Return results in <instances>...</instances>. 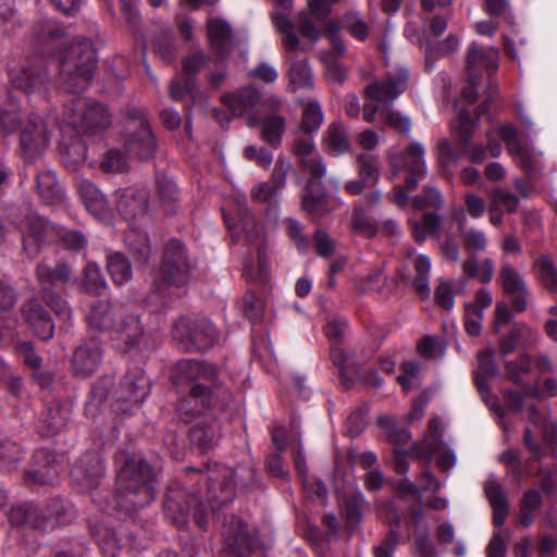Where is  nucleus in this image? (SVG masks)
I'll use <instances>...</instances> for the list:
<instances>
[{
  "label": "nucleus",
  "instance_id": "1",
  "mask_svg": "<svg viewBox=\"0 0 557 557\" xmlns=\"http://www.w3.org/2000/svg\"><path fill=\"white\" fill-rule=\"evenodd\" d=\"M171 377L178 393H187L177 403V417L186 424L193 423L190 442L200 454H206L215 443L218 430L208 410L224 408L231 393L220 381L218 369L202 361L180 360L173 367Z\"/></svg>",
  "mask_w": 557,
  "mask_h": 557
},
{
  "label": "nucleus",
  "instance_id": "2",
  "mask_svg": "<svg viewBox=\"0 0 557 557\" xmlns=\"http://www.w3.org/2000/svg\"><path fill=\"white\" fill-rule=\"evenodd\" d=\"M408 78L407 69L399 67L388 72L385 79L368 85L364 88L363 120L374 123L379 119L382 124L408 134L411 129L410 119L393 110L395 99L407 89Z\"/></svg>",
  "mask_w": 557,
  "mask_h": 557
},
{
  "label": "nucleus",
  "instance_id": "3",
  "mask_svg": "<svg viewBox=\"0 0 557 557\" xmlns=\"http://www.w3.org/2000/svg\"><path fill=\"white\" fill-rule=\"evenodd\" d=\"M156 473L145 460L128 459L116 476V507L126 513L149 505L154 498Z\"/></svg>",
  "mask_w": 557,
  "mask_h": 557
},
{
  "label": "nucleus",
  "instance_id": "4",
  "mask_svg": "<svg viewBox=\"0 0 557 557\" xmlns=\"http://www.w3.org/2000/svg\"><path fill=\"white\" fill-rule=\"evenodd\" d=\"M97 63L90 39H74L64 51L60 64V79L71 92L84 90L92 78Z\"/></svg>",
  "mask_w": 557,
  "mask_h": 557
},
{
  "label": "nucleus",
  "instance_id": "5",
  "mask_svg": "<svg viewBox=\"0 0 557 557\" xmlns=\"http://www.w3.org/2000/svg\"><path fill=\"white\" fill-rule=\"evenodd\" d=\"M67 513L66 505L61 499L55 498L45 507H38L33 503L21 504L12 508L10 521L15 525H30L35 529L49 531L67 523L70 521Z\"/></svg>",
  "mask_w": 557,
  "mask_h": 557
},
{
  "label": "nucleus",
  "instance_id": "6",
  "mask_svg": "<svg viewBox=\"0 0 557 557\" xmlns=\"http://www.w3.org/2000/svg\"><path fill=\"white\" fill-rule=\"evenodd\" d=\"M190 269L185 245L176 239L169 242L161 268L153 277L154 288L162 290L170 286H184L189 281Z\"/></svg>",
  "mask_w": 557,
  "mask_h": 557
},
{
  "label": "nucleus",
  "instance_id": "7",
  "mask_svg": "<svg viewBox=\"0 0 557 557\" xmlns=\"http://www.w3.org/2000/svg\"><path fill=\"white\" fill-rule=\"evenodd\" d=\"M173 338L185 351H200L214 345L218 332L207 318H182L173 325Z\"/></svg>",
  "mask_w": 557,
  "mask_h": 557
},
{
  "label": "nucleus",
  "instance_id": "8",
  "mask_svg": "<svg viewBox=\"0 0 557 557\" xmlns=\"http://www.w3.org/2000/svg\"><path fill=\"white\" fill-rule=\"evenodd\" d=\"M111 123L108 109L97 101L76 99L64 110L63 126L79 133H94L107 128Z\"/></svg>",
  "mask_w": 557,
  "mask_h": 557
},
{
  "label": "nucleus",
  "instance_id": "9",
  "mask_svg": "<svg viewBox=\"0 0 557 557\" xmlns=\"http://www.w3.org/2000/svg\"><path fill=\"white\" fill-rule=\"evenodd\" d=\"M16 224L22 234L23 249L30 257L36 256L44 245L53 240L58 232V225L50 224L32 210L16 221Z\"/></svg>",
  "mask_w": 557,
  "mask_h": 557
},
{
  "label": "nucleus",
  "instance_id": "10",
  "mask_svg": "<svg viewBox=\"0 0 557 557\" xmlns=\"http://www.w3.org/2000/svg\"><path fill=\"white\" fill-rule=\"evenodd\" d=\"M133 122L128 126L129 135L125 140V147L129 154L139 160H147L153 157L157 143L150 129L148 121L140 110H133Z\"/></svg>",
  "mask_w": 557,
  "mask_h": 557
},
{
  "label": "nucleus",
  "instance_id": "11",
  "mask_svg": "<svg viewBox=\"0 0 557 557\" xmlns=\"http://www.w3.org/2000/svg\"><path fill=\"white\" fill-rule=\"evenodd\" d=\"M208 500L211 510L214 511L216 504L224 506L231 503L235 496V472L223 465H214L207 472Z\"/></svg>",
  "mask_w": 557,
  "mask_h": 557
},
{
  "label": "nucleus",
  "instance_id": "12",
  "mask_svg": "<svg viewBox=\"0 0 557 557\" xmlns=\"http://www.w3.org/2000/svg\"><path fill=\"white\" fill-rule=\"evenodd\" d=\"M144 335L145 329L139 314L131 312L126 308H124L110 334L114 347L122 351L138 348Z\"/></svg>",
  "mask_w": 557,
  "mask_h": 557
},
{
  "label": "nucleus",
  "instance_id": "13",
  "mask_svg": "<svg viewBox=\"0 0 557 557\" xmlns=\"http://www.w3.org/2000/svg\"><path fill=\"white\" fill-rule=\"evenodd\" d=\"M264 98H261L258 90L252 87H243L237 92L226 94L221 97V101L226 106L235 116H246L250 127L259 123L258 113H262L265 108L262 107Z\"/></svg>",
  "mask_w": 557,
  "mask_h": 557
},
{
  "label": "nucleus",
  "instance_id": "14",
  "mask_svg": "<svg viewBox=\"0 0 557 557\" xmlns=\"http://www.w3.org/2000/svg\"><path fill=\"white\" fill-rule=\"evenodd\" d=\"M183 496L184 494L181 491H171L168 493L163 504L165 516L172 522L181 525L187 521L189 511L191 507H194L195 522L200 529L207 530L209 524L208 513H202L201 505L199 504L198 497L194 495L190 497L188 502H185L183 504Z\"/></svg>",
  "mask_w": 557,
  "mask_h": 557
},
{
  "label": "nucleus",
  "instance_id": "15",
  "mask_svg": "<svg viewBox=\"0 0 557 557\" xmlns=\"http://www.w3.org/2000/svg\"><path fill=\"white\" fill-rule=\"evenodd\" d=\"M424 154L425 150L422 144L414 141L404 150L399 162L395 161V166L407 172L405 184L408 190H414L419 182L428 174Z\"/></svg>",
  "mask_w": 557,
  "mask_h": 557
},
{
  "label": "nucleus",
  "instance_id": "16",
  "mask_svg": "<svg viewBox=\"0 0 557 557\" xmlns=\"http://www.w3.org/2000/svg\"><path fill=\"white\" fill-rule=\"evenodd\" d=\"M21 148L27 161H34L40 156L48 144L46 124L35 114H32L21 132Z\"/></svg>",
  "mask_w": 557,
  "mask_h": 557
},
{
  "label": "nucleus",
  "instance_id": "17",
  "mask_svg": "<svg viewBox=\"0 0 557 557\" xmlns=\"http://www.w3.org/2000/svg\"><path fill=\"white\" fill-rule=\"evenodd\" d=\"M150 392V382L140 368L127 371L119 387L114 391V398L119 403H141Z\"/></svg>",
  "mask_w": 557,
  "mask_h": 557
},
{
  "label": "nucleus",
  "instance_id": "18",
  "mask_svg": "<svg viewBox=\"0 0 557 557\" xmlns=\"http://www.w3.org/2000/svg\"><path fill=\"white\" fill-rule=\"evenodd\" d=\"M282 100L273 95L264 97L262 107L265 110V117L262 123L261 137L272 147H278L282 140V135L285 132V119L277 113L282 108Z\"/></svg>",
  "mask_w": 557,
  "mask_h": 557
},
{
  "label": "nucleus",
  "instance_id": "19",
  "mask_svg": "<svg viewBox=\"0 0 557 557\" xmlns=\"http://www.w3.org/2000/svg\"><path fill=\"white\" fill-rule=\"evenodd\" d=\"M223 537L234 557H244L259 545L258 539L247 530L243 520L233 518L224 525Z\"/></svg>",
  "mask_w": 557,
  "mask_h": 557
},
{
  "label": "nucleus",
  "instance_id": "20",
  "mask_svg": "<svg viewBox=\"0 0 557 557\" xmlns=\"http://www.w3.org/2000/svg\"><path fill=\"white\" fill-rule=\"evenodd\" d=\"M104 475V465L96 451H87L72 467L71 476L83 488H94Z\"/></svg>",
  "mask_w": 557,
  "mask_h": 557
},
{
  "label": "nucleus",
  "instance_id": "21",
  "mask_svg": "<svg viewBox=\"0 0 557 557\" xmlns=\"http://www.w3.org/2000/svg\"><path fill=\"white\" fill-rule=\"evenodd\" d=\"M391 201L400 208L411 205L417 210L434 209L441 210L444 206L442 193L432 185H425L423 194L409 199L405 188L401 185H395L393 193L388 195Z\"/></svg>",
  "mask_w": 557,
  "mask_h": 557
},
{
  "label": "nucleus",
  "instance_id": "22",
  "mask_svg": "<svg viewBox=\"0 0 557 557\" xmlns=\"http://www.w3.org/2000/svg\"><path fill=\"white\" fill-rule=\"evenodd\" d=\"M116 210L121 216L132 223L147 213L148 196L144 189L128 187L115 193Z\"/></svg>",
  "mask_w": 557,
  "mask_h": 557
},
{
  "label": "nucleus",
  "instance_id": "23",
  "mask_svg": "<svg viewBox=\"0 0 557 557\" xmlns=\"http://www.w3.org/2000/svg\"><path fill=\"white\" fill-rule=\"evenodd\" d=\"M101 361V343L98 338H90L75 349L72 358L73 371L77 376H89L98 369Z\"/></svg>",
  "mask_w": 557,
  "mask_h": 557
},
{
  "label": "nucleus",
  "instance_id": "24",
  "mask_svg": "<svg viewBox=\"0 0 557 557\" xmlns=\"http://www.w3.org/2000/svg\"><path fill=\"white\" fill-rule=\"evenodd\" d=\"M275 10L271 13L275 29L282 35L283 46L288 52L295 51L299 39L295 33L294 22L288 17L293 9V0H274Z\"/></svg>",
  "mask_w": 557,
  "mask_h": 557
},
{
  "label": "nucleus",
  "instance_id": "25",
  "mask_svg": "<svg viewBox=\"0 0 557 557\" xmlns=\"http://www.w3.org/2000/svg\"><path fill=\"white\" fill-rule=\"evenodd\" d=\"M26 324L42 341L50 339L54 334V323L50 314L37 299H30L22 308Z\"/></svg>",
  "mask_w": 557,
  "mask_h": 557
},
{
  "label": "nucleus",
  "instance_id": "26",
  "mask_svg": "<svg viewBox=\"0 0 557 557\" xmlns=\"http://www.w3.org/2000/svg\"><path fill=\"white\" fill-rule=\"evenodd\" d=\"M124 307L113 306L110 301L99 300L91 305L87 321L92 330L111 334Z\"/></svg>",
  "mask_w": 557,
  "mask_h": 557
},
{
  "label": "nucleus",
  "instance_id": "27",
  "mask_svg": "<svg viewBox=\"0 0 557 557\" xmlns=\"http://www.w3.org/2000/svg\"><path fill=\"white\" fill-rule=\"evenodd\" d=\"M294 151L299 157L300 165L304 171L310 173L315 178L325 176L326 166L322 157L315 150L313 139L310 135L298 138L295 143Z\"/></svg>",
  "mask_w": 557,
  "mask_h": 557
},
{
  "label": "nucleus",
  "instance_id": "28",
  "mask_svg": "<svg viewBox=\"0 0 557 557\" xmlns=\"http://www.w3.org/2000/svg\"><path fill=\"white\" fill-rule=\"evenodd\" d=\"M499 51L494 47L484 48L479 42H472L467 53L468 74H476L480 69L488 73L495 72L498 67Z\"/></svg>",
  "mask_w": 557,
  "mask_h": 557
},
{
  "label": "nucleus",
  "instance_id": "29",
  "mask_svg": "<svg viewBox=\"0 0 557 557\" xmlns=\"http://www.w3.org/2000/svg\"><path fill=\"white\" fill-rule=\"evenodd\" d=\"M77 191L86 209L100 220L109 216V205L104 195L87 178L77 182Z\"/></svg>",
  "mask_w": 557,
  "mask_h": 557
},
{
  "label": "nucleus",
  "instance_id": "30",
  "mask_svg": "<svg viewBox=\"0 0 557 557\" xmlns=\"http://www.w3.org/2000/svg\"><path fill=\"white\" fill-rule=\"evenodd\" d=\"M500 135L515 161L524 170L530 171L533 168L534 153L520 141L516 127L511 124H505L500 127Z\"/></svg>",
  "mask_w": 557,
  "mask_h": 557
},
{
  "label": "nucleus",
  "instance_id": "31",
  "mask_svg": "<svg viewBox=\"0 0 557 557\" xmlns=\"http://www.w3.org/2000/svg\"><path fill=\"white\" fill-rule=\"evenodd\" d=\"M48 81L47 71L44 67H27L11 73V84L15 89L24 90L26 95L40 92Z\"/></svg>",
  "mask_w": 557,
  "mask_h": 557
},
{
  "label": "nucleus",
  "instance_id": "32",
  "mask_svg": "<svg viewBox=\"0 0 557 557\" xmlns=\"http://www.w3.org/2000/svg\"><path fill=\"white\" fill-rule=\"evenodd\" d=\"M484 491L493 508L494 523L497 527H502L509 513V504L504 487L494 475H491L485 482Z\"/></svg>",
  "mask_w": 557,
  "mask_h": 557
},
{
  "label": "nucleus",
  "instance_id": "33",
  "mask_svg": "<svg viewBox=\"0 0 557 557\" xmlns=\"http://www.w3.org/2000/svg\"><path fill=\"white\" fill-rule=\"evenodd\" d=\"M499 374L498 367L494 360V351L485 349L478 355V369L475 371V384L481 397L488 403L491 389L487 385V379Z\"/></svg>",
  "mask_w": 557,
  "mask_h": 557
},
{
  "label": "nucleus",
  "instance_id": "34",
  "mask_svg": "<svg viewBox=\"0 0 557 557\" xmlns=\"http://www.w3.org/2000/svg\"><path fill=\"white\" fill-rule=\"evenodd\" d=\"M36 187L39 197L47 205H59L65 198L64 191L61 188L57 180V175L52 170L44 169L37 172Z\"/></svg>",
  "mask_w": 557,
  "mask_h": 557
},
{
  "label": "nucleus",
  "instance_id": "35",
  "mask_svg": "<svg viewBox=\"0 0 557 557\" xmlns=\"http://www.w3.org/2000/svg\"><path fill=\"white\" fill-rule=\"evenodd\" d=\"M207 30L212 48L220 55H227L233 48L231 25L222 18H210L207 23Z\"/></svg>",
  "mask_w": 557,
  "mask_h": 557
},
{
  "label": "nucleus",
  "instance_id": "36",
  "mask_svg": "<svg viewBox=\"0 0 557 557\" xmlns=\"http://www.w3.org/2000/svg\"><path fill=\"white\" fill-rule=\"evenodd\" d=\"M67 421L69 410L54 405L41 413L38 428L42 435L53 436L66 426Z\"/></svg>",
  "mask_w": 557,
  "mask_h": 557
},
{
  "label": "nucleus",
  "instance_id": "37",
  "mask_svg": "<svg viewBox=\"0 0 557 557\" xmlns=\"http://www.w3.org/2000/svg\"><path fill=\"white\" fill-rule=\"evenodd\" d=\"M20 126V113L15 96L11 91L0 95V128L5 133L14 132Z\"/></svg>",
  "mask_w": 557,
  "mask_h": 557
},
{
  "label": "nucleus",
  "instance_id": "38",
  "mask_svg": "<svg viewBox=\"0 0 557 557\" xmlns=\"http://www.w3.org/2000/svg\"><path fill=\"white\" fill-rule=\"evenodd\" d=\"M541 506V493L534 488L525 491L520 502L517 523L525 529L530 528Z\"/></svg>",
  "mask_w": 557,
  "mask_h": 557
},
{
  "label": "nucleus",
  "instance_id": "39",
  "mask_svg": "<svg viewBox=\"0 0 557 557\" xmlns=\"http://www.w3.org/2000/svg\"><path fill=\"white\" fill-rule=\"evenodd\" d=\"M36 275L41 284H66L72 276V268L66 262H59L53 268L46 263H39L36 268Z\"/></svg>",
  "mask_w": 557,
  "mask_h": 557
},
{
  "label": "nucleus",
  "instance_id": "40",
  "mask_svg": "<svg viewBox=\"0 0 557 557\" xmlns=\"http://www.w3.org/2000/svg\"><path fill=\"white\" fill-rule=\"evenodd\" d=\"M324 143L327 151L333 156L346 152L350 141L345 125L341 122L332 123L325 133Z\"/></svg>",
  "mask_w": 557,
  "mask_h": 557
},
{
  "label": "nucleus",
  "instance_id": "41",
  "mask_svg": "<svg viewBox=\"0 0 557 557\" xmlns=\"http://www.w3.org/2000/svg\"><path fill=\"white\" fill-rule=\"evenodd\" d=\"M301 207L314 221H320L330 212L326 207L325 194L320 191L313 193L312 181L308 183L307 190L302 196Z\"/></svg>",
  "mask_w": 557,
  "mask_h": 557
},
{
  "label": "nucleus",
  "instance_id": "42",
  "mask_svg": "<svg viewBox=\"0 0 557 557\" xmlns=\"http://www.w3.org/2000/svg\"><path fill=\"white\" fill-rule=\"evenodd\" d=\"M461 267L467 278H478L482 283H490L494 276L495 264L491 258H485L480 263L475 257H470L462 262Z\"/></svg>",
  "mask_w": 557,
  "mask_h": 557
},
{
  "label": "nucleus",
  "instance_id": "43",
  "mask_svg": "<svg viewBox=\"0 0 557 557\" xmlns=\"http://www.w3.org/2000/svg\"><path fill=\"white\" fill-rule=\"evenodd\" d=\"M48 454L45 450H38L34 455L36 463H39L40 461H44L42 465H40L38 468L29 467L26 470V475L29 479L30 482L35 484H49L52 483L55 479L58 472L53 465L49 463L47 461Z\"/></svg>",
  "mask_w": 557,
  "mask_h": 557
},
{
  "label": "nucleus",
  "instance_id": "44",
  "mask_svg": "<svg viewBox=\"0 0 557 557\" xmlns=\"http://www.w3.org/2000/svg\"><path fill=\"white\" fill-rule=\"evenodd\" d=\"M459 44L460 40L455 34H449L444 40L441 41H434L430 39L425 40L426 69L430 70L433 66V63H429L431 58L438 59L447 57L458 49Z\"/></svg>",
  "mask_w": 557,
  "mask_h": 557
},
{
  "label": "nucleus",
  "instance_id": "45",
  "mask_svg": "<svg viewBox=\"0 0 557 557\" xmlns=\"http://www.w3.org/2000/svg\"><path fill=\"white\" fill-rule=\"evenodd\" d=\"M125 243L129 250L137 255L141 261H147L149 259L151 249L148 234L145 231L129 225L125 235Z\"/></svg>",
  "mask_w": 557,
  "mask_h": 557
},
{
  "label": "nucleus",
  "instance_id": "46",
  "mask_svg": "<svg viewBox=\"0 0 557 557\" xmlns=\"http://www.w3.org/2000/svg\"><path fill=\"white\" fill-rule=\"evenodd\" d=\"M499 283L504 292L509 295L525 293L528 288L521 274L509 262L503 263L499 272Z\"/></svg>",
  "mask_w": 557,
  "mask_h": 557
},
{
  "label": "nucleus",
  "instance_id": "47",
  "mask_svg": "<svg viewBox=\"0 0 557 557\" xmlns=\"http://www.w3.org/2000/svg\"><path fill=\"white\" fill-rule=\"evenodd\" d=\"M414 269L416 276L413 278L412 285L417 293L422 298H428L430 296L431 289L429 286V278L431 272V260L425 255H420L414 260Z\"/></svg>",
  "mask_w": 557,
  "mask_h": 557
},
{
  "label": "nucleus",
  "instance_id": "48",
  "mask_svg": "<svg viewBox=\"0 0 557 557\" xmlns=\"http://www.w3.org/2000/svg\"><path fill=\"white\" fill-rule=\"evenodd\" d=\"M108 271L117 285H123L132 278V268L129 261L119 252L108 256Z\"/></svg>",
  "mask_w": 557,
  "mask_h": 557
},
{
  "label": "nucleus",
  "instance_id": "49",
  "mask_svg": "<svg viewBox=\"0 0 557 557\" xmlns=\"http://www.w3.org/2000/svg\"><path fill=\"white\" fill-rule=\"evenodd\" d=\"M323 122V113L318 101L306 103L300 123V131L306 135L317 132Z\"/></svg>",
  "mask_w": 557,
  "mask_h": 557
},
{
  "label": "nucleus",
  "instance_id": "50",
  "mask_svg": "<svg viewBox=\"0 0 557 557\" xmlns=\"http://www.w3.org/2000/svg\"><path fill=\"white\" fill-rule=\"evenodd\" d=\"M244 275L250 281H265L269 276V265L265 252L259 248L256 259L246 260L244 263Z\"/></svg>",
  "mask_w": 557,
  "mask_h": 557
},
{
  "label": "nucleus",
  "instance_id": "51",
  "mask_svg": "<svg viewBox=\"0 0 557 557\" xmlns=\"http://www.w3.org/2000/svg\"><path fill=\"white\" fill-rule=\"evenodd\" d=\"M411 231L417 242H424L426 233H436L441 227V218L436 213H426L421 222L410 221Z\"/></svg>",
  "mask_w": 557,
  "mask_h": 557
},
{
  "label": "nucleus",
  "instance_id": "52",
  "mask_svg": "<svg viewBox=\"0 0 557 557\" xmlns=\"http://www.w3.org/2000/svg\"><path fill=\"white\" fill-rule=\"evenodd\" d=\"M33 33L39 41L58 40L65 35V28L54 20H41L35 24Z\"/></svg>",
  "mask_w": 557,
  "mask_h": 557
},
{
  "label": "nucleus",
  "instance_id": "53",
  "mask_svg": "<svg viewBox=\"0 0 557 557\" xmlns=\"http://www.w3.org/2000/svg\"><path fill=\"white\" fill-rule=\"evenodd\" d=\"M535 267L539 270V275L544 286L553 292H557V270L553 260L548 256H540L536 259Z\"/></svg>",
  "mask_w": 557,
  "mask_h": 557
},
{
  "label": "nucleus",
  "instance_id": "54",
  "mask_svg": "<svg viewBox=\"0 0 557 557\" xmlns=\"http://www.w3.org/2000/svg\"><path fill=\"white\" fill-rule=\"evenodd\" d=\"M23 451L21 447L11 441L0 443V471H10L21 460Z\"/></svg>",
  "mask_w": 557,
  "mask_h": 557
},
{
  "label": "nucleus",
  "instance_id": "55",
  "mask_svg": "<svg viewBox=\"0 0 557 557\" xmlns=\"http://www.w3.org/2000/svg\"><path fill=\"white\" fill-rule=\"evenodd\" d=\"M288 74L294 88H306L312 86L311 70L306 61L292 62Z\"/></svg>",
  "mask_w": 557,
  "mask_h": 557
},
{
  "label": "nucleus",
  "instance_id": "56",
  "mask_svg": "<svg viewBox=\"0 0 557 557\" xmlns=\"http://www.w3.org/2000/svg\"><path fill=\"white\" fill-rule=\"evenodd\" d=\"M461 238L466 250L471 255L483 252L487 247V237L481 230L469 228L462 231Z\"/></svg>",
  "mask_w": 557,
  "mask_h": 557
},
{
  "label": "nucleus",
  "instance_id": "57",
  "mask_svg": "<svg viewBox=\"0 0 557 557\" xmlns=\"http://www.w3.org/2000/svg\"><path fill=\"white\" fill-rule=\"evenodd\" d=\"M157 195L163 205H171L178 198V189L175 182L164 173H157Z\"/></svg>",
  "mask_w": 557,
  "mask_h": 557
},
{
  "label": "nucleus",
  "instance_id": "58",
  "mask_svg": "<svg viewBox=\"0 0 557 557\" xmlns=\"http://www.w3.org/2000/svg\"><path fill=\"white\" fill-rule=\"evenodd\" d=\"M352 231L359 235L372 238L377 233V224L362 209H356L351 220Z\"/></svg>",
  "mask_w": 557,
  "mask_h": 557
},
{
  "label": "nucleus",
  "instance_id": "59",
  "mask_svg": "<svg viewBox=\"0 0 557 557\" xmlns=\"http://www.w3.org/2000/svg\"><path fill=\"white\" fill-rule=\"evenodd\" d=\"M44 300L60 320L69 321L72 318V309L69 302L55 290H46Z\"/></svg>",
  "mask_w": 557,
  "mask_h": 557
},
{
  "label": "nucleus",
  "instance_id": "60",
  "mask_svg": "<svg viewBox=\"0 0 557 557\" xmlns=\"http://www.w3.org/2000/svg\"><path fill=\"white\" fill-rule=\"evenodd\" d=\"M473 127L474 122L470 112L468 110H461L453 122V128L465 147L469 145L472 138Z\"/></svg>",
  "mask_w": 557,
  "mask_h": 557
},
{
  "label": "nucleus",
  "instance_id": "61",
  "mask_svg": "<svg viewBox=\"0 0 557 557\" xmlns=\"http://www.w3.org/2000/svg\"><path fill=\"white\" fill-rule=\"evenodd\" d=\"M83 285L89 293L100 294L107 287L99 267L96 263H87L84 269Z\"/></svg>",
  "mask_w": 557,
  "mask_h": 557
},
{
  "label": "nucleus",
  "instance_id": "62",
  "mask_svg": "<svg viewBox=\"0 0 557 557\" xmlns=\"http://www.w3.org/2000/svg\"><path fill=\"white\" fill-rule=\"evenodd\" d=\"M54 238H59L63 246L69 250L79 251L87 245L85 235L79 231L64 230L62 226H58V232Z\"/></svg>",
  "mask_w": 557,
  "mask_h": 557
},
{
  "label": "nucleus",
  "instance_id": "63",
  "mask_svg": "<svg viewBox=\"0 0 557 557\" xmlns=\"http://www.w3.org/2000/svg\"><path fill=\"white\" fill-rule=\"evenodd\" d=\"M342 26L359 40H364L368 36V25L358 12H348L342 20Z\"/></svg>",
  "mask_w": 557,
  "mask_h": 557
},
{
  "label": "nucleus",
  "instance_id": "64",
  "mask_svg": "<svg viewBox=\"0 0 557 557\" xmlns=\"http://www.w3.org/2000/svg\"><path fill=\"white\" fill-rule=\"evenodd\" d=\"M418 350L426 359H437L445 355L446 345L441 338L425 336L419 342Z\"/></svg>",
  "mask_w": 557,
  "mask_h": 557
}]
</instances>
